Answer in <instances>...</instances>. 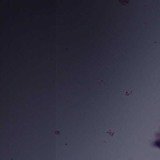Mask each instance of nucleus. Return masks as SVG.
<instances>
[{
    "label": "nucleus",
    "instance_id": "obj_1",
    "mask_svg": "<svg viewBox=\"0 0 160 160\" xmlns=\"http://www.w3.org/2000/svg\"><path fill=\"white\" fill-rule=\"evenodd\" d=\"M154 145L160 148V140L157 142H155L154 143Z\"/></svg>",
    "mask_w": 160,
    "mask_h": 160
},
{
    "label": "nucleus",
    "instance_id": "obj_2",
    "mask_svg": "<svg viewBox=\"0 0 160 160\" xmlns=\"http://www.w3.org/2000/svg\"><path fill=\"white\" fill-rule=\"evenodd\" d=\"M157 136L159 137L160 136V134L159 133H158L157 134Z\"/></svg>",
    "mask_w": 160,
    "mask_h": 160
}]
</instances>
